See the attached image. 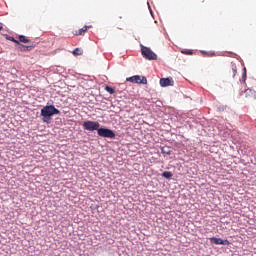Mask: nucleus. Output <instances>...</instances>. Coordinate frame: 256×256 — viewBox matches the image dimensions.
Here are the masks:
<instances>
[{"label": "nucleus", "mask_w": 256, "mask_h": 256, "mask_svg": "<svg viewBox=\"0 0 256 256\" xmlns=\"http://www.w3.org/2000/svg\"><path fill=\"white\" fill-rule=\"evenodd\" d=\"M160 85H161V87H173V85H175V81L171 77L170 78H161Z\"/></svg>", "instance_id": "423d86ee"}, {"label": "nucleus", "mask_w": 256, "mask_h": 256, "mask_svg": "<svg viewBox=\"0 0 256 256\" xmlns=\"http://www.w3.org/2000/svg\"><path fill=\"white\" fill-rule=\"evenodd\" d=\"M245 95L246 97H253L254 99H256V91L251 88L245 90Z\"/></svg>", "instance_id": "9d476101"}, {"label": "nucleus", "mask_w": 256, "mask_h": 256, "mask_svg": "<svg viewBox=\"0 0 256 256\" xmlns=\"http://www.w3.org/2000/svg\"><path fill=\"white\" fill-rule=\"evenodd\" d=\"M3 30V24L0 23V31Z\"/></svg>", "instance_id": "6ab92c4d"}, {"label": "nucleus", "mask_w": 256, "mask_h": 256, "mask_svg": "<svg viewBox=\"0 0 256 256\" xmlns=\"http://www.w3.org/2000/svg\"><path fill=\"white\" fill-rule=\"evenodd\" d=\"M126 81H129L130 83H138V84H142V85H147V78L145 76L141 77L139 75H135V76L127 78Z\"/></svg>", "instance_id": "39448f33"}, {"label": "nucleus", "mask_w": 256, "mask_h": 256, "mask_svg": "<svg viewBox=\"0 0 256 256\" xmlns=\"http://www.w3.org/2000/svg\"><path fill=\"white\" fill-rule=\"evenodd\" d=\"M210 243H213L214 245H229V240L212 237L210 238Z\"/></svg>", "instance_id": "0eeeda50"}, {"label": "nucleus", "mask_w": 256, "mask_h": 256, "mask_svg": "<svg viewBox=\"0 0 256 256\" xmlns=\"http://www.w3.org/2000/svg\"><path fill=\"white\" fill-rule=\"evenodd\" d=\"M162 177H164L165 179H171L173 177V173L165 171L162 173Z\"/></svg>", "instance_id": "f8f14e48"}, {"label": "nucleus", "mask_w": 256, "mask_h": 256, "mask_svg": "<svg viewBox=\"0 0 256 256\" xmlns=\"http://www.w3.org/2000/svg\"><path fill=\"white\" fill-rule=\"evenodd\" d=\"M8 41H12L13 43H17V45H19V41L18 40H16L15 38H13V37H8Z\"/></svg>", "instance_id": "a211bd4d"}, {"label": "nucleus", "mask_w": 256, "mask_h": 256, "mask_svg": "<svg viewBox=\"0 0 256 256\" xmlns=\"http://www.w3.org/2000/svg\"><path fill=\"white\" fill-rule=\"evenodd\" d=\"M229 55H237L236 53H233V52H228Z\"/></svg>", "instance_id": "aec40b11"}, {"label": "nucleus", "mask_w": 256, "mask_h": 256, "mask_svg": "<svg viewBox=\"0 0 256 256\" xmlns=\"http://www.w3.org/2000/svg\"><path fill=\"white\" fill-rule=\"evenodd\" d=\"M242 82L245 83L247 81V68L243 69Z\"/></svg>", "instance_id": "f3484780"}, {"label": "nucleus", "mask_w": 256, "mask_h": 256, "mask_svg": "<svg viewBox=\"0 0 256 256\" xmlns=\"http://www.w3.org/2000/svg\"><path fill=\"white\" fill-rule=\"evenodd\" d=\"M19 41L20 43H29L30 40L26 36L21 35L19 36Z\"/></svg>", "instance_id": "ddd939ff"}, {"label": "nucleus", "mask_w": 256, "mask_h": 256, "mask_svg": "<svg viewBox=\"0 0 256 256\" xmlns=\"http://www.w3.org/2000/svg\"><path fill=\"white\" fill-rule=\"evenodd\" d=\"M83 127L86 131H99L100 124L95 121H86L83 123Z\"/></svg>", "instance_id": "20e7f679"}, {"label": "nucleus", "mask_w": 256, "mask_h": 256, "mask_svg": "<svg viewBox=\"0 0 256 256\" xmlns=\"http://www.w3.org/2000/svg\"><path fill=\"white\" fill-rule=\"evenodd\" d=\"M181 53L183 55H192L193 54V50H190V49H183L181 50Z\"/></svg>", "instance_id": "dca6fc26"}, {"label": "nucleus", "mask_w": 256, "mask_h": 256, "mask_svg": "<svg viewBox=\"0 0 256 256\" xmlns=\"http://www.w3.org/2000/svg\"><path fill=\"white\" fill-rule=\"evenodd\" d=\"M73 55L77 56V55H83V49L81 48H76L74 51H73Z\"/></svg>", "instance_id": "2eb2a0df"}, {"label": "nucleus", "mask_w": 256, "mask_h": 256, "mask_svg": "<svg viewBox=\"0 0 256 256\" xmlns=\"http://www.w3.org/2000/svg\"><path fill=\"white\" fill-rule=\"evenodd\" d=\"M141 47V55L144 57V59H147L148 61H157V54L151 50V48L140 45Z\"/></svg>", "instance_id": "f03ea898"}, {"label": "nucleus", "mask_w": 256, "mask_h": 256, "mask_svg": "<svg viewBox=\"0 0 256 256\" xmlns=\"http://www.w3.org/2000/svg\"><path fill=\"white\" fill-rule=\"evenodd\" d=\"M98 135L99 137H106L107 139H115V132L107 128H99Z\"/></svg>", "instance_id": "7ed1b4c3"}, {"label": "nucleus", "mask_w": 256, "mask_h": 256, "mask_svg": "<svg viewBox=\"0 0 256 256\" xmlns=\"http://www.w3.org/2000/svg\"><path fill=\"white\" fill-rule=\"evenodd\" d=\"M87 29H91V26H84L83 28L76 30L73 32V35L79 36L87 33Z\"/></svg>", "instance_id": "6e6552de"}, {"label": "nucleus", "mask_w": 256, "mask_h": 256, "mask_svg": "<svg viewBox=\"0 0 256 256\" xmlns=\"http://www.w3.org/2000/svg\"><path fill=\"white\" fill-rule=\"evenodd\" d=\"M59 113H61V111L53 105L45 106L41 109V116L43 117L44 123H49L51 117H53V115H59Z\"/></svg>", "instance_id": "f257e3e1"}, {"label": "nucleus", "mask_w": 256, "mask_h": 256, "mask_svg": "<svg viewBox=\"0 0 256 256\" xmlns=\"http://www.w3.org/2000/svg\"><path fill=\"white\" fill-rule=\"evenodd\" d=\"M18 45H19L18 46L19 51L25 52V51H31V49H33V46H25L21 43H19Z\"/></svg>", "instance_id": "9b49d317"}, {"label": "nucleus", "mask_w": 256, "mask_h": 256, "mask_svg": "<svg viewBox=\"0 0 256 256\" xmlns=\"http://www.w3.org/2000/svg\"><path fill=\"white\" fill-rule=\"evenodd\" d=\"M105 91H107V93H110V95H113L115 93V89H113V87L111 86H105Z\"/></svg>", "instance_id": "4468645a"}, {"label": "nucleus", "mask_w": 256, "mask_h": 256, "mask_svg": "<svg viewBox=\"0 0 256 256\" xmlns=\"http://www.w3.org/2000/svg\"><path fill=\"white\" fill-rule=\"evenodd\" d=\"M231 72H232L231 77H233V79H234L235 75H237V64L236 63L231 62L229 73H231Z\"/></svg>", "instance_id": "1a4fd4ad"}]
</instances>
